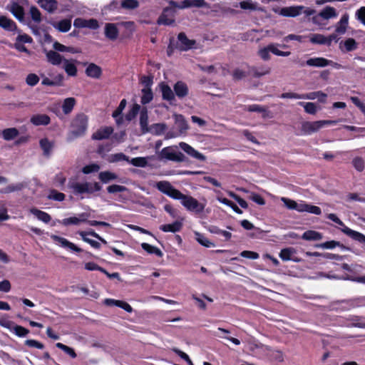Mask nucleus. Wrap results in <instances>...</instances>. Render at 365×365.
<instances>
[{"label":"nucleus","instance_id":"f257e3e1","mask_svg":"<svg viewBox=\"0 0 365 365\" xmlns=\"http://www.w3.org/2000/svg\"><path fill=\"white\" fill-rule=\"evenodd\" d=\"M155 187L159 191L170 197L180 200L182 205L188 211L201 213L205 207V200H204L205 202H200L193 197L182 194L180 191L175 189L168 181H159L156 182Z\"/></svg>","mask_w":365,"mask_h":365},{"label":"nucleus","instance_id":"f03ea898","mask_svg":"<svg viewBox=\"0 0 365 365\" xmlns=\"http://www.w3.org/2000/svg\"><path fill=\"white\" fill-rule=\"evenodd\" d=\"M68 187L73 190L75 195L92 194L101 190V186L98 182H78L73 179L69 180Z\"/></svg>","mask_w":365,"mask_h":365},{"label":"nucleus","instance_id":"7ed1b4c3","mask_svg":"<svg viewBox=\"0 0 365 365\" xmlns=\"http://www.w3.org/2000/svg\"><path fill=\"white\" fill-rule=\"evenodd\" d=\"M71 127L69 140L83 135L88 127V117L83 113L77 115L72 121Z\"/></svg>","mask_w":365,"mask_h":365},{"label":"nucleus","instance_id":"20e7f679","mask_svg":"<svg viewBox=\"0 0 365 365\" xmlns=\"http://www.w3.org/2000/svg\"><path fill=\"white\" fill-rule=\"evenodd\" d=\"M160 159H165L177 163L184 162L186 157L180 152H176L173 147H166L160 153Z\"/></svg>","mask_w":365,"mask_h":365},{"label":"nucleus","instance_id":"39448f33","mask_svg":"<svg viewBox=\"0 0 365 365\" xmlns=\"http://www.w3.org/2000/svg\"><path fill=\"white\" fill-rule=\"evenodd\" d=\"M170 4L179 9L208 7V4L205 0H183L180 4L175 1H171Z\"/></svg>","mask_w":365,"mask_h":365},{"label":"nucleus","instance_id":"423d86ee","mask_svg":"<svg viewBox=\"0 0 365 365\" xmlns=\"http://www.w3.org/2000/svg\"><path fill=\"white\" fill-rule=\"evenodd\" d=\"M175 10L171 8H165L158 19L160 25H171L174 23Z\"/></svg>","mask_w":365,"mask_h":365},{"label":"nucleus","instance_id":"0eeeda50","mask_svg":"<svg viewBox=\"0 0 365 365\" xmlns=\"http://www.w3.org/2000/svg\"><path fill=\"white\" fill-rule=\"evenodd\" d=\"M271 73V68L262 65V66H250L248 68V75L252 76L254 78H260L262 76L269 75Z\"/></svg>","mask_w":365,"mask_h":365},{"label":"nucleus","instance_id":"6e6552de","mask_svg":"<svg viewBox=\"0 0 365 365\" xmlns=\"http://www.w3.org/2000/svg\"><path fill=\"white\" fill-rule=\"evenodd\" d=\"M179 147L188 155L190 157L197 159L200 161H205L206 160V157L196 150L194 148L190 146L186 143L181 142L179 143Z\"/></svg>","mask_w":365,"mask_h":365},{"label":"nucleus","instance_id":"1a4fd4ad","mask_svg":"<svg viewBox=\"0 0 365 365\" xmlns=\"http://www.w3.org/2000/svg\"><path fill=\"white\" fill-rule=\"evenodd\" d=\"M73 26L76 28H89L96 29L99 27L98 22L94 19L88 20L78 18L74 20Z\"/></svg>","mask_w":365,"mask_h":365},{"label":"nucleus","instance_id":"9d476101","mask_svg":"<svg viewBox=\"0 0 365 365\" xmlns=\"http://www.w3.org/2000/svg\"><path fill=\"white\" fill-rule=\"evenodd\" d=\"M304 6H292L281 9L279 14L287 17H296L300 15L304 10Z\"/></svg>","mask_w":365,"mask_h":365},{"label":"nucleus","instance_id":"9b49d317","mask_svg":"<svg viewBox=\"0 0 365 365\" xmlns=\"http://www.w3.org/2000/svg\"><path fill=\"white\" fill-rule=\"evenodd\" d=\"M51 237L52 240H53L55 242H58L61 247H63L64 248H68V249L73 250L74 252H82V249L78 247L73 243L69 242L66 238L59 237L56 235H51Z\"/></svg>","mask_w":365,"mask_h":365},{"label":"nucleus","instance_id":"f8f14e48","mask_svg":"<svg viewBox=\"0 0 365 365\" xmlns=\"http://www.w3.org/2000/svg\"><path fill=\"white\" fill-rule=\"evenodd\" d=\"M322 128L320 120L309 122L306 121L302 124V132L305 135H311Z\"/></svg>","mask_w":365,"mask_h":365},{"label":"nucleus","instance_id":"ddd939ff","mask_svg":"<svg viewBox=\"0 0 365 365\" xmlns=\"http://www.w3.org/2000/svg\"><path fill=\"white\" fill-rule=\"evenodd\" d=\"M358 48V43L353 38H349L339 42V48L342 53L351 52Z\"/></svg>","mask_w":365,"mask_h":365},{"label":"nucleus","instance_id":"4468645a","mask_svg":"<svg viewBox=\"0 0 365 365\" xmlns=\"http://www.w3.org/2000/svg\"><path fill=\"white\" fill-rule=\"evenodd\" d=\"M45 53L47 61L53 66H59L63 62V60L65 59L56 50H45Z\"/></svg>","mask_w":365,"mask_h":365},{"label":"nucleus","instance_id":"2eb2a0df","mask_svg":"<svg viewBox=\"0 0 365 365\" xmlns=\"http://www.w3.org/2000/svg\"><path fill=\"white\" fill-rule=\"evenodd\" d=\"M329 60L323 57H315L308 59L305 63H301L300 66H303L304 64L312 67L324 68L329 66Z\"/></svg>","mask_w":365,"mask_h":365},{"label":"nucleus","instance_id":"dca6fc26","mask_svg":"<svg viewBox=\"0 0 365 365\" xmlns=\"http://www.w3.org/2000/svg\"><path fill=\"white\" fill-rule=\"evenodd\" d=\"M105 36L110 41H115L118 38L119 31L115 24L107 23L105 25Z\"/></svg>","mask_w":365,"mask_h":365},{"label":"nucleus","instance_id":"f3484780","mask_svg":"<svg viewBox=\"0 0 365 365\" xmlns=\"http://www.w3.org/2000/svg\"><path fill=\"white\" fill-rule=\"evenodd\" d=\"M30 122L35 126L47 125L51 123V118L46 114H36L31 117Z\"/></svg>","mask_w":365,"mask_h":365},{"label":"nucleus","instance_id":"a211bd4d","mask_svg":"<svg viewBox=\"0 0 365 365\" xmlns=\"http://www.w3.org/2000/svg\"><path fill=\"white\" fill-rule=\"evenodd\" d=\"M179 46L181 50L187 51L193 47L195 44V40L188 39L184 33H180L178 36Z\"/></svg>","mask_w":365,"mask_h":365},{"label":"nucleus","instance_id":"6ab92c4d","mask_svg":"<svg viewBox=\"0 0 365 365\" xmlns=\"http://www.w3.org/2000/svg\"><path fill=\"white\" fill-rule=\"evenodd\" d=\"M8 10L19 21H23L24 17V9L16 2L7 6Z\"/></svg>","mask_w":365,"mask_h":365},{"label":"nucleus","instance_id":"aec40b11","mask_svg":"<svg viewBox=\"0 0 365 365\" xmlns=\"http://www.w3.org/2000/svg\"><path fill=\"white\" fill-rule=\"evenodd\" d=\"M349 24V15L344 14L340 21L336 24L335 26V32L339 35H343L346 33Z\"/></svg>","mask_w":365,"mask_h":365},{"label":"nucleus","instance_id":"412c9836","mask_svg":"<svg viewBox=\"0 0 365 365\" xmlns=\"http://www.w3.org/2000/svg\"><path fill=\"white\" fill-rule=\"evenodd\" d=\"M87 217H88V215L86 213H82L79 215L78 217H71L65 218L61 221H58V222L65 226H67L69 225H78L81 222H86Z\"/></svg>","mask_w":365,"mask_h":365},{"label":"nucleus","instance_id":"4be33fe9","mask_svg":"<svg viewBox=\"0 0 365 365\" xmlns=\"http://www.w3.org/2000/svg\"><path fill=\"white\" fill-rule=\"evenodd\" d=\"M37 3L48 13H53L58 9V2L56 0H38Z\"/></svg>","mask_w":365,"mask_h":365},{"label":"nucleus","instance_id":"5701e85b","mask_svg":"<svg viewBox=\"0 0 365 365\" xmlns=\"http://www.w3.org/2000/svg\"><path fill=\"white\" fill-rule=\"evenodd\" d=\"M113 131V129L111 127H105V128H101L93 134L92 138L93 140H98L107 139L111 135Z\"/></svg>","mask_w":365,"mask_h":365},{"label":"nucleus","instance_id":"b1692460","mask_svg":"<svg viewBox=\"0 0 365 365\" xmlns=\"http://www.w3.org/2000/svg\"><path fill=\"white\" fill-rule=\"evenodd\" d=\"M39 145L45 156H49L54 147V142L47 138L40 140Z\"/></svg>","mask_w":365,"mask_h":365},{"label":"nucleus","instance_id":"393cba45","mask_svg":"<svg viewBox=\"0 0 365 365\" xmlns=\"http://www.w3.org/2000/svg\"><path fill=\"white\" fill-rule=\"evenodd\" d=\"M86 73L88 77L98 79L102 74V70L100 66L92 63L86 68Z\"/></svg>","mask_w":365,"mask_h":365},{"label":"nucleus","instance_id":"a878e982","mask_svg":"<svg viewBox=\"0 0 365 365\" xmlns=\"http://www.w3.org/2000/svg\"><path fill=\"white\" fill-rule=\"evenodd\" d=\"M341 231L344 234H346V235H348L349 237L352 238L353 240L358 241L359 242H361V243H365V235H363L357 231H354L347 227L342 228Z\"/></svg>","mask_w":365,"mask_h":365},{"label":"nucleus","instance_id":"bb28decb","mask_svg":"<svg viewBox=\"0 0 365 365\" xmlns=\"http://www.w3.org/2000/svg\"><path fill=\"white\" fill-rule=\"evenodd\" d=\"M140 125L142 133L145 134L150 131L148 128V115L147 108H143L140 114Z\"/></svg>","mask_w":365,"mask_h":365},{"label":"nucleus","instance_id":"cd10ccee","mask_svg":"<svg viewBox=\"0 0 365 365\" xmlns=\"http://www.w3.org/2000/svg\"><path fill=\"white\" fill-rule=\"evenodd\" d=\"M53 48L58 52H68L71 53H81V49L72 46H66L58 41H55L53 43Z\"/></svg>","mask_w":365,"mask_h":365},{"label":"nucleus","instance_id":"c85d7f7f","mask_svg":"<svg viewBox=\"0 0 365 365\" xmlns=\"http://www.w3.org/2000/svg\"><path fill=\"white\" fill-rule=\"evenodd\" d=\"M174 91L178 98H182L188 94V88L185 83L178 81L174 86Z\"/></svg>","mask_w":365,"mask_h":365},{"label":"nucleus","instance_id":"c756f323","mask_svg":"<svg viewBox=\"0 0 365 365\" xmlns=\"http://www.w3.org/2000/svg\"><path fill=\"white\" fill-rule=\"evenodd\" d=\"M175 125L180 133H185L188 129V125L185 118L180 114H175L173 115Z\"/></svg>","mask_w":365,"mask_h":365},{"label":"nucleus","instance_id":"7c9ffc66","mask_svg":"<svg viewBox=\"0 0 365 365\" xmlns=\"http://www.w3.org/2000/svg\"><path fill=\"white\" fill-rule=\"evenodd\" d=\"M182 227V223L179 221H175L172 224H165L160 227V229L165 232H179Z\"/></svg>","mask_w":365,"mask_h":365},{"label":"nucleus","instance_id":"2f4dec72","mask_svg":"<svg viewBox=\"0 0 365 365\" xmlns=\"http://www.w3.org/2000/svg\"><path fill=\"white\" fill-rule=\"evenodd\" d=\"M73 61V60L64 59L63 62V67L66 73L70 76H76L77 74V68Z\"/></svg>","mask_w":365,"mask_h":365},{"label":"nucleus","instance_id":"473e14b6","mask_svg":"<svg viewBox=\"0 0 365 365\" xmlns=\"http://www.w3.org/2000/svg\"><path fill=\"white\" fill-rule=\"evenodd\" d=\"M0 27L3 28L5 30L12 31L16 30V25L15 22L11 19L4 16H0Z\"/></svg>","mask_w":365,"mask_h":365},{"label":"nucleus","instance_id":"72a5a7b5","mask_svg":"<svg viewBox=\"0 0 365 365\" xmlns=\"http://www.w3.org/2000/svg\"><path fill=\"white\" fill-rule=\"evenodd\" d=\"M319 16L324 19L328 20L336 17L337 13L334 7L328 6L319 13Z\"/></svg>","mask_w":365,"mask_h":365},{"label":"nucleus","instance_id":"f704fd0d","mask_svg":"<svg viewBox=\"0 0 365 365\" xmlns=\"http://www.w3.org/2000/svg\"><path fill=\"white\" fill-rule=\"evenodd\" d=\"M127 104L125 99H123L117 109L113 113V117L115 119L118 124H120L123 122V118L121 116L123 110L125 109Z\"/></svg>","mask_w":365,"mask_h":365},{"label":"nucleus","instance_id":"c9c22d12","mask_svg":"<svg viewBox=\"0 0 365 365\" xmlns=\"http://www.w3.org/2000/svg\"><path fill=\"white\" fill-rule=\"evenodd\" d=\"M26 186L24 182H19L16 184L9 185L8 186L2 188L0 190L1 193L8 194L16 191H19L24 189Z\"/></svg>","mask_w":365,"mask_h":365},{"label":"nucleus","instance_id":"e433bc0d","mask_svg":"<svg viewBox=\"0 0 365 365\" xmlns=\"http://www.w3.org/2000/svg\"><path fill=\"white\" fill-rule=\"evenodd\" d=\"M303 99L314 100L318 98L322 103H325L327 97V94L322 91L311 92L309 93L303 94Z\"/></svg>","mask_w":365,"mask_h":365},{"label":"nucleus","instance_id":"4c0bfd02","mask_svg":"<svg viewBox=\"0 0 365 365\" xmlns=\"http://www.w3.org/2000/svg\"><path fill=\"white\" fill-rule=\"evenodd\" d=\"M19 134V132L16 128H6L1 132L2 137L5 140H11L16 138Z\"/></svg>","mask_w":365,"mask_h":365},{"label":"nucleus","instance_id":"58836bf2","mask_svg":"<svg viewBox=\"0 0 365 365\" xmlns=\"http://www.w3.org/2000/svg\"><path fill=\"white\" fill-rule=\"evenodd\" d=\"M30 212L34 215L39 220L45 223L49 222L51 220V216L48 213L36 208H31Z\"/></svg>","mask_w":365,"mask_h":365},{"label":"nucleus","instance_id":"ea45409f","mask_svg":"<svg viewBox=\"0 0 365 365\" xmlns=\"http://www.w3.org/2000/svg\"><path fill=\"white\" fill-rule=\"evenodd\" d=\"M302 238L308 241H317L322 239V235L317 231L308 230L304 232Z\"/></svg>","mask_w":365,"mask_h":365},{"label":"nucleus","instance_id":"a19ab883","mask_svg":"<svg viewBox=\"0 0 365 365\" xmlns=\"http://www.w3.org/2000/svg\"><path fill=\"white\" fill-rule=\"evenodd\" d=\"M98 178L103 183H108L111 180H115L118 178V175L110 171L101 172L98 175Z\"/></svg>","mask_w":365,"mask_h":365},{"label":"nucleus","instance_id":"79ce46f5","mask_svg":"<svg viewBox=\"0 0 365 365\" xmlns=\"http://www.w3.org/2000/svg\"><path fill=\"white\" fill-rule=\"evenodd\" d=\"M309 41L314 44L327 45V37L320 34H312L309 36Z\"/></svg>","mask_w":365,"mask_h":365},{"label":"nucleus","instance_id":"37998d69","mask_svg":"<svg viewBox=\"0 0 365 365\" xmlns=\"http://www.w3.org/2000/svg\"><path fill=\"white\" fill-rule=\"evenodd\" d=\"M160 88H161L163 98L164 100L172 101L174 99L175 96H174L173 91H172L171 88L169 86L162 83L160 85Z\"/></svg>","mask_w":365,"mask_h":365},{"label":"nucleus","instance_id":"c03bdc74","mask_svg":"<svg viewBox=\"0 0 365 365\" xmlns=\"http://www.w3.org/2000/svg\"><path fill=\"white\" fill-rule=\"evenodd\" d=\"M54 27L61 32H66L70 30L71 27V21L70 19H63L55 24Z\"/></svg>","mask_w":365,"mask_h":365},{"label":"nucleus","instance_id":"a18cd8bd","mask_svg":"<svg viewBox=\"0 0 365 365\" xmlns=\"http://www.w3.org/2000/svg\"><path fill=\"white\" fill-rule=\"evenodd\" d=\"M76 103V100L74 98H67L64 100L63 105H62V109L65 114L70 113Z\"/></svg>","mask_w":365,"mask_h":365},{"label":"nucleus","instance_id":"49530a36","mask_svg":"<svg viewBox=\"0 0 365 365\" xmlns=\"http://www.w3.org/2000/svg\"><path fill=\"white\" fill-rule=\"evenodd\" d=\"M247 110L250 112L261 113H262V117L264 118L269 116V111H268L267 109L264 107H262L259 105L254 104L249 106Z\"/></svg>","mask_w":365,"mask_h":365},{"label":"nucleus","instance_id":"de8ad7c7","mask_svg":"<svg viewBox=\"0 0 365 365\" xmlns=\"http://www.w3.org/2000/svg\"><path fill=\"white\" fill-rule=\"evenodd\" d=\"M141 92V103L143 104H147L153 100V94L150 88H143Z\"/></svg>","mask_w":365,"mask_h":365},{"label":"nucleus","instance_id":"09e8293b","mask_svg":"<svg viewBox=\"0 0 365 365\" xmlns=\"http://www.w3.org/2000/svg\"><path fill=\"white\" fill-rule=\"evenodd\" d=\"M267 49L269 50L271 53L278 56H289L291 54L290 51H282L278 49V44L270 43L267 45Z\"/></svg>","mask_w":365,"mask_h":365},{"label":"nucleus","instance_id":"8fccbe9b","mask_svg":"<svg viewBox=\"0 0 365 365\" xmlns=\"http://www.w3.org/2000/svg\"><path fill=\"white\" fill-rule=\"evenodd\" d=\"M141 247L145 251H146L149 254H155L158 257L163 256L162 251L156 247H154L145 242L142 243Z\"/></svg>","mask_w":365,"mask_h":365},{"label":"nucleus","instance_id":"3c124183","mask_svg":"<svg viewBox=\"0 0 365 365\" xmlns=\"http://www.w3.org/2000/svg\"><path fill=\"white\" fill-rule=\"evenodd\" d=\"M239 4L240 7L243 10L256 11L258 9L257 4L252 0L242 1Z\"/></svg>","mask_w":365,"mask_h":365},{"label":"nucleus","instance_id":"603ef678","mask_svg":"<svg viewBox=\"0 0 365 365\" xmlns=\"http://www.w3.org/2000/svg\"><path fill=\"white\" fill-rule=\"evenodd\" d=\"M148 158L138 157L132 159H129V163L139 168H145L148 165Z\"/></svg>","mask_w":365,"mask_h":365},{"label":"nucleus","instance_id":"864d4df0","mask_svg":"<svg viewBox=\"0 0 365 365\" xmlns=\"http://www.w3.org/2000/svg\"><path fill=\"white\" fill-rule=\"evenodd\" d=\"M195 240L201 245L205 247H211L215 246L213 242H210L206 237L199 232H195Z\"/></svg>","mask_w":365,"mask_h":365},{"label":"nucleus","instance_id":"5fc2aeb1","mask_svg":"<svg viewBox=\"0 0 365 365\" xmlns=\"http://www.w3.org/2000/svg\"><path fill=\"white\" fill-rule=\"evenodd\" d=\"M295 253L294 248L289 247L282 249L279 253V257L283 261H288L292 259V256Z\"/></svg>","mask_w":365,"mask_h":365},{"label":"nucleus","instance_id":"6e6d98bb","mask_svg":"<svg viewBox=\"0 0 365 365\" xmlns=\"http://www.w3.org/2000/svg\"><path fill=\"white\" fill-rule=\"evenodd\" d=\"M78 234L82 237V240L84 242L88 243L94 248H97V249L100 248L101 245L98 242L93 240L87 237V235H90L89 232H84V231H80V232H78Z\"/></svg>","mask_w":365,"mask_h":365},{"label":"nucleus","instance_id":"4d7b16f0","mask_svg":"<svg viewBox=\"0 0 365 365\" xmlns=\"http://www.w3.org/2000/svg\"><path fill=\"white\" fill-rule=\"evenodd\" d=\"M56 347L63 351L66 354L69 355L72 359H75L77 355L74 351V349L70 346H68L62 343H57L56 344Z\"/></svg>","mask_w":365,"mask_h":365},{"label":"nucleus","instance_id":"13d9d810","mask_svg":"<svg viewBox=\"0 0 365 365\" xmlns=\"http://www.w3.org/2000/svg\"><path fill=\"white\" fill-rule=\"evenodd\" d=\"M299 104L301 106H303L304 108V110L306 113L309 114H315L317 111V106L315 103L308 102V103H304V102H299Z\"/></svg>","mask_w":365,"mask_h":365},{"label":"nucleus","instance_id":"bf43d9fd","mask_svg":"<svg viewBox=\"0 0 365 365\" xmlns=\"http://www.w3.org/2000/svg\"><path fill=\"white\" fill-rule=\"evenodd\" d=\"M16 336L19 337H24L29 334V330L25 327L15 324L12 331Z\"/></svg>","mask_w":365,"mask_h":365},{"label":"nucleus","instance_id":"052dcab7","mask_svg":"<svg viewBox=\"0 0 365 365\" xmlns=\"http://www.w3.org/2000/svg\"><path fill=\"white\" fill-rule=\"evenodd\" d=\"M65 195L62 192H59L56 190H51L48 195L49 200H53L58 202H61L65 199Z\"/></svg>","mask_w":365,"mask_h":365},{"label":"nucleus","instance_id":"680f3d73","mask_svg":"<svg viewBox=\"0 0 365 365\" xmlns=\"http://www.w3.org/2000/svg\"><path fill=\"white\" fill-rule=\"evenodd\" d=\"M352 165L354 168L359 172H362L364 170V160L361 157H356L352 160Z\"/></svg>","mask_w":365,"mask_h":365},{"label":"nucleus","instance_id":"e2e57ef3","mask_svg":"<svg viewBox=\"0 0 365 365\" xmlns=\"http://www.w3.org/2000/svg\"><path fill=\"white\" fill-rule=\"evenodd\" d=\"M30 14L31 19L36 23L41 21V14L40 11L35 6H32L30 9Z\"/></svg>","mask_w":365,"mask_h":365},{"label":"nucleus","instance_id":"0e129e2a","mask_svg":"<svg viewBox=\"0 0 365 365\" xmlns=\"http://www.w3.org/2000/svg\"><path fill=\"white\" fill-rule=\"evenodd\" d=\"M39 81V77L35 73H29L26 78V83L30 86H36Z\"/></svg>","mask_w":365,"mask_h":365},{"label":"nucleus","instance_id":"69168bd1","mask_svg":"<svg viewBox=\"0 0 365 365\" xmlns=\"http://www.w3.org/2000/svg\"><path fill=\"white\" fill-rule=\"evenodd\" d=\"M127 190L126 187L119 185H111L107 187V191L109 193L121 192H125Z\"/></svg>","mask_w":365,"mask_h":365},{"label":"nucleus","instance_id":"338daca9","mask_svg":"<svg viewBox=\"0 0 365 365\" xmlns=\"http://www.w3.org/2000/svg\"><path fill=\"white\" fill-rule=\"evenodd\" d=\"M14 325V322L9 320V319L5 317L0 318V326L9 329V331H12Z\"/></svg>","mask_w":365,"mask_h":365},{"label":"nucleus","instance_id":"774afa93","mask_svg":"<svg viewBox=\"0 0 365 365\" xmlns=\"http://www.w3.org/2000/svg\"><path fill=\"white\" fill-rule=\"evenodd\" d=\"M138 1L136 0H125L122 1L121 6L123 8L133 9L138 6Z\"/></svg>","mask_w":365,"mask_h":365}]
</instances>
